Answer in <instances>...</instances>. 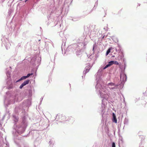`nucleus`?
<instances>
[{
    "instance_id": "obj_1",
    "label": "nucleus",
    "mask_w": 147,
    "mask_h": 147,
    "mask_svg": "<svg viewBox=\"0 0 147 147\" xmlns=\"http://www.w3.org/2000/svg\"><path fill=\"white\" fill-rule=\"evenodd\" d=\"M113 119H112L113 121L115 123H117V120L116 118V116L114 113H113Z\"/></svg>"
},
{
    "instance_id": "obj_2",
    "label": "nucleus",
    "mask_w": 147,
    "mask_h": 147,
    "mask_svg": "<svg viewBox=\"0 0 147 147\" xmlns=\"http://www.w3.org/2000/svg\"><path fill=\"white\" fill-rule=\"evenodd\" d=\"M29 82V80H27L24 81L22 84H23V85L24 86L26 84H28Z\"/></svg>"
},
{
    "instance_id": "obj_3",
    "label": "nucleus",
    "mask_w": 147,
    "mask_h": 147,
    "mask_svg": "<svg viewBox=\"0 0 147 147\" xmlns=\"http://www.w3.org/2000/svg\"><path fill=\"white\" fill-rule=\"evenodd\" d=\"M111 50V48H109V49L107 50V51L106 53V55H107L110 52Z\"/></svg>"
},
{
    "instance_id": "obj_4",
    "label": "nucleus",
    "mask_w": 147,
    "mask_h": 147,
    "mask_svg": "<svg viewBox=\"0 0 147 147\" xmlns=\"http://www.w3.org/2000/svg\"><path fill=\"white\" fill-rule=\"evenodd\" d=\"M110 66H111V65H110V64H109L108 63V64L107 65H106V66L104 68V69H106V68H107V67H108Z\"/></svg>"
},
{
    "instance_id": "obj_5",
    "label": "nucleus",
    "mask_w": 147,
    "mask_h": 147,
    "mask_svg": "<svg viewBox=\"0 0 147 147\" xmlns=\"http://www.w3.org/2000/svg\"><path fill=\"white\" fill-rule=\"evenodd\" d=\"M114 85H115L113 83H112V82L109 83L108 84V86H114Z\"/></svg>"
},
{
    "instance_id": "obj_6",
    "label": "nucleus",
    "mask_w": 147,
    "mask_h": 147,
    "mask_svg": "<svg viewBox=\"0 0 147 147\" xmlns=\"http://www.w3.org/2000/svg\"><path fill=\"white\" fill-rule=\"evenodd\" d=\"M108 63L109 64L111 65V66L113 64H114V61H111L109 62Z\"/></svg>"
},
{
    "instance_id": "obj_7",
    "label": "nucleus",
    "mask_w": 147,
    "mask_h": 147,
    "mask_svg": "<svg viewBox=\"0 0 147 147\" xmlns=\"http://www.w3.org/2000/svg\"><path fill=\"white\" fill-rule=\"evenodd\" d=\"M33 75V74L32 73H31V74H27V76H26V77L27 78L29 77L30 76H32Z\"/></svg>"
},
{
    "instance_id": "obj_8",
    "label": "nucleus",
    "mask_w": 147,
    "mask_h": 147,
    "mask_svg": "<svg viewBox=\"0 0 147 147\" xmlns=\"http://www.w3.org/2000/svg\"><path fill=\"white\" fill-rule=\"evenodd\" d=\"M27 78L26 77V76H23L21 77V79L22 80H24L26 78Z\"/></svg>"
},
{
    "instance_id": "obj_9",
    "label": "nucleus",
    "mask_w": 147,
    "mask_h": 147,
    "mask_svg": "<svg viewBox=\"0 0 147 147\" xmlns=\"http://www.w3.org/2000/svg\"><path fill=\"white\" fill-rule=\"evenodd\" d=\"M114 64L117 65L119 64V63L117 61H114Z\"/></svg>"
},
{
    "instance_id": "obj_10",
    "label": "nucleus",
    "mask_w": 147,
    "mask_h": 147,
    "mask_svg": "<svg viewBox=\"0 0 147 147\" xmlns=\"http://www.w3.org/2000/svg\"><path fill=\"white\" fill-rule=\"evenodd\" d=\"M112 147H115V144L114 142L112 143Z\"/></svg>"
},
{
    "instance_id": "obj_11",
    "label": "nucleus",
    "mask_w": 147,
    "mask_h": 147,
    "mask_svg": "<svg viewBox=\"0 0 147 147\" xmlns=\"http://www.w3.org/2000/svg\"><path fill=\"white\" fill-rule=\"evenodd\" d=\"M24 86L22 84L20 86V89H22Z\"/></svg>"
},
{
    "instance_id": "obj_12",
    "label": "nucleus",
    "mask_w": 147,
    "mask_h": 147,
    "mask_svg": "<svg viewBox=\"0 0 147 147\" xmlns=\"http://www.w3.org/2000/svg\"><path fill=\"white\" fill-rule=\"evenodd\" d=\"M22 80V79H21V78L19 80H18L17 81V82H19V81H20Z\"/></svg>"
},
{
    "instance_id": "obj_13",
    "label": "nucleus",
    "mask_w": 147,
    "mask_h": 147,
    "mask_svg": "<svg viewBox=\"0 0 147 147\" xmlns=\"http://www.w3.org/2000/svg\"><path fill=\"white\" fill-rule=\"evenodd\" d=\"M62 119H64L65 118V116H62Z\"/></svg>"
},
{
    "instance_id": "obj_14",
    "label": "nucleus",
    "mask_w": 147,
    "mask_h": 147,
    "mask_svg": "<svg viewBox=\"0 0 147 147\" xmlns=\"http://www.w3.org/2000/svg\"><path fill=\"white\" fill-rule=\"evenodd\" d=\"M112 57H115V56H112Z\"/></svg>"
},
{
    "instance_id": "obj_15",
    "label": "nucleus",
    "mask_w": 147,
    "mask_h": 147,
    "mask_svg": "<svg viewBox=\"0 0 147 147\" xmlns=\"http://www.w3.org/2000/svg\"><path fill=\"white\" fill-rule=\"evenodd\" d=\"M28 0H26L25 1V2H26Z\"/></svg>"
}]
</instances>
